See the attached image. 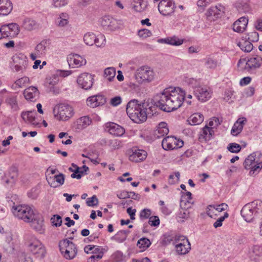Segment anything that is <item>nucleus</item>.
Segmentation results:
<instances>
[{
  "mask_svg": "<svg viewBox=\"0 0 262 262\" xmlns=\"http://www.w3.org/2000/svg\"><path fill=\"white\" fill-rule=\"evenodd\" d=\"M185 95V91L180 88L166 89L157 96L155 104L161 110L169 112L182 106Z\"/></svg>",
  "mask_w": 262,
  "mask_h": 262,
  "instance_id": "nucleus-1",
  "label": "nucleus"
},
{
  "mask_svg": "<svg viewBox=\"0 0 262 262\" xmlns=\"http://www.w3.org/2000/svg\"><path fill=\"white\" fill-rule=\"evenodd\" d=\"M151 107L147 103H138L136 100H130L126 106L128 117L135 122L139 123L146 120L148 115H151Z\"/></svg>",
  "mask_w": 262,
  "mask_h": 262,
  "instance_id": "nucleus-2",
  "label": "nucleus"
},
{
  "mask_svg": "<svg viewBox=\"0 0 262 262\" xmlns=\"http://www.w3.org/2000/svg\"><path fill=\"white\" fill-rule=\"evenodd\" d=\"M241 215L247 222H250L262 213V201L255 200L246 204L241 211Z\"/></svg>",
  "mask_w": 262,
  "mask_h": 262,
  "instance_id": "nucleus-3",
  "label": "nucleus"
},
{
  "mask_svg": "<svg viewBox=\"0 0 262 262\" xmlns=\"http://www.w3.org/2000/svg\"><path fill=\"white\" fill-rule=\"evenodd\" d=\"M261 155L259 152H254L249 155L245 160L244 165L247 169H250L249 174L252 176L262 168V162H259Z\"/></svg>",
  "mask_w": 262,
  "mask_h": 262,
  "instance_id": "nucleus-4",
  "label": "nucleus"
},
{
  "mask_svg": "<svg viewBox=\"0 0 262 262\" xmlns=\"http://www.w3.org/2000/svg\"><path fill=\"white\" fill-rule=\"evenodd\" d=\"M12 211L14 216L25 222H30L35 214L32 208L26 205H14Z\"/></svg>",
  "mask_w": 262,
  "mask_h": 262,
  "instance_id": "nucleus-5",
  "label": "nucleus"
},
{
  "mask_svg": "<svg viewBox=\"0 0 262 262\" xmlns=\"http://www.w3.org/2000/svg\"><path fill=\"white\" fill-rule=\"evenodd\" d=\"M59 247L62 256L67 259H72L77 255V249L76 245L69 239L60 241Z\"/></svg>",
  "mask_w": 262,
  "mask_h": 262,
  "instance_id": "nucleus-6",
  "label": "nucleus"
},
{
  "mask_svg": "<svg viewBox=\"0 0 262 262\" xmlns=\"http://www.w3.org/2000/svg\"><path fill=\"white\" fill-rule=\"evenodd\" d=\"M28 250L37 257H45L46 250L41 242L34 236H31L27 241Z\"/></svg>",
  "mask_w": 262,
  "mask_h": 262,
  "instance_id": "nucleus-7",
  "label": "nucleus"
},
{
  "mask_svg": "<svg viewBox=\"0 0 262 262\" xmlns=\"http://www.w3.org/2000/svg\"><path fill=\"white\" fill-rule=\"evenodd\" d=\"M176 252L179 254H186L191 249L190 244L188 239L183 235H177L174 238Z\"/></svg>",
  "mask_w": 262,
  "mask_h": 262,
  "instance_id": "nucleus-8",
  "label": "nucleus"
},
{
  "mask_svg": "<svg viewBox=\"0 0 262 262\" xmlns=\"http://www.w3.org/2000/svg\"><path fill=\"white\" fill-rule=\"evenodd\" d=\"M54 112L58 120L66 121L72 116L73 108L69 105L60 104L55 107Z\"/></svg>",
  "mask_w": 262,
  "mask_h": 262,
  "instance_id": "nucleus-9",
  "label": "nucleus"
},
{
  "mask_svg": "<svg viewBox=\"0 0 262 262\" xmlns=\"http://www.w3.org/2000/svg\"><path fill=\"white\" fill-rule=\"evenodd\" d=\"M155 76L154 70L149 67L142 66L137 70L136 78L141 81L151 82Z\"/></svg>",
  "mask_w": 262,
  "mask_h": 262,
  "instance_id": "nucleus-10",
  "label": "nucleus"
},
{
  "mask_svg": "<svg viewBox=\"0 0 262 262\" xmlns=\"http://www.w3.org/2000/svg\"><path fill=\"white\" fill-rule=\"evenodd\" d=\"M193 93L199 101L204 102L211 98L212 92L209 86L200 85L194 90Z\"/></svg>",
  "mask_w": 262,
  "mask_h": 262,
  "instance_id": "nucleus-11",
  "label": "nucleus"
},
{
  "mask_svg": "<svg viewBox=\"0 0 262 262\" xmlns=\"http://www.w3.org/2000/svg\"><path fill=\"white\" fill-rule=\"evenodd\" d=\"M101 25L106 30L114 31L122 26V21L117 20L110 16H104L101 18Z\"/></svg>",
  "mask_w": 262,
  "mask_h": 262,
  "instance_id": "nucleus-12",
  "label": "nucleus"
},
{
  "mask_svg": "<svg viewBox=\"0 0 262 262\" xmlns=\"http://www.w3.org/2000/svg\"><path fill=\"white\" fill-rule=\"evenodd\" d=\"M176 6L174 2L162 0L158 5L159 12L164 16H171L175 11Z\"/></svg>",
  "mask_w": 262,
  "mask_h": 262,
  "instance_id": "nucleus-13",
  "label": "nucleus"
},
{
  "mask_svg": "<svg viewBox=\"0 0 262 262\" xmlns=\"http://www.w3.org/2000/svg\"><path fill=\"white\" fill-rule=\"evenodd\" d=\"M14 66L13 69L15 72H23L26 70L28 65V59L26 55L19 53L15 54L12 57Z\"/></svg>",
  "mask_w": 262,
  "mask_h": 262,
  "instance_id": "nucleus-14",
  "label": "nucleus"
},
{
  "mask_svg": "<svg viewBox=\"0 0 262 262\" xmlns=\"http://www.w3.org/2000/svg\"><path fill=\"white\" fill-rule=\"evenodd\" d=\"M183 141L173 136H167L162 142V147L165 150H173L183 146Z\"/></svg>",
  "mask_w": 262,
  "mask_h": 262,
  "instance_id": "nucleus-15",
  "label": "nucleus"
},
{
  "mask_svg": "<svg viewBox=\"0 0 262 262\" xmlns=\"http://www.w3.org/2000/svg\"><path fill=\"white\" fill-rule=\"evenodd\" d=\"M48 43L47 40H42L37 45L34 52L30 54L32 60H35L36 58L43 57L47 52Z\"/></svg>",
  "mask_w": 262,
  "mask_h": 262,
  "instance_id": "nucleus-16",
  "label": "nucleus"
},
{
  "mask_svg": "<svg viewBox=\"0 0 262 262\" xmlns=\"http://www.w3.org/2000/svg\"><path fill=\"white\" fill-rule=\"evenodd\" d=\"M67 61L69 66L72 68H79L84 66L86 63V60L84 57L77 54L69 55Z\"/></svg>",
  "mask_w": 262,
  "mask_h": 262,
  "instance_id": "nucleus-17",
  "label": "nucleus"
},
{
  "mask_svg": "<svg viewBox=\"0 0 262 262\" xmlns=\"http://www.w3.org/2000/svg\"><path fill=\"white\" fill-rule=\"evenodd\" d=\"M77 83L82 89H90L93 84V76L89 73H82L78 76Z\"/></svg>",
  "mask_w": 262,
  "mask_h": 262,
  "instance_id": "nucleus-18",
  "label": "nucleus"
},
{
  "mask_svg": "<svg viewBox=\"0 0 262 262\" xmlns=\"http://www.w3.org/2000/svg\"><path fill=\"white\" fill-rule=\"evenodd\" d=\"M31 227L40 233H42L45 230L43 219L40 214H34L32 219L30 220Z\"/></svg>",
  "mask_w": 262,
  "mask_h": 262,
  "instance_id": "nucleus-19",
  "label": "nucleus"
},
{
  "mask_svg": "<svg viewBox=\"0 0 262 262\" xmlns=\"http://www.w3.org/2000/svg\"><path fill=\"white\" fill-rule=\"evenodd\" d=\"M249 258L252 262H260L262 258V246L253 245L249 252Z\"/></svg>",
  "mask_w": 262,
  "mask_h": 262,
  "instance_id": "nucleus-20",
  "label": "nucleus"
},
{
  "mask_svg": "<svg viewBox=\"0 0 262 262\" xmlns=\"http://www.w3.org/2000/svg\"><path fill=\"white\" fill-rule=\"evenodd\" d=\"M224 7L220 4L212 6L207 11L206 15L209 19H214L220 16L221 12H223Z\"/></svg>",
  "mask_w": 262,
  "mask_h": 262,
  "instance_id": "nucleus-21",
  "label": "nucleus"
},
{
  "mask_svg": "<svg viewBox=\"0 0 262 262\" xmlns=\"http://www.w3.org/2000/svg\"><path fill=\"white\" fill-rule=\"evenodd\" d=\"M47 180L50 186L53 188H57L62 185L64 182V176L62 173L55 175L54 177H47Z\"/></svg>",
  "mask_w": 262,
  "mask_h": 262,
  "instance_id": "nucleus-22",
  "label": "nucleus"
},
{
  "mask_svg": "<svg viewBox=\"0 0 262 262\" xmlns=\"http://www.w3.org/2000/svg\"><path fill=\"white\" fill-rule=\"evenodd\" d=\"M105 101L104 97L101 95L90 97L86 100L87 105L92 108L103 105L105 103Z\"/></svg>",
  "mask_w": 262,
  "mask_h": 262,
  "instance_id": "nucleus-23",
  "label": "nucleus"
},
{
  "mask_svg": "<svg viewBox=\"0 0 262 262\" xmlns=\"http://www.w3.org/2000/svg\"><path fill=\"white\" fill-rule=\"evenodd\" d=\"M147 157L146 151L141 149H133L132 153L129 155L130 161L135 162H139L144 160Z\"/></svg>",
  "mask_w": 262,
  "mask_h": 262,
  "instance_id": "nucleus-24",
  "label": "nucleus"
},
{
  "mask_svg": "<svg viewBox=\"0 0 262 262\" xmlns=\"http://www.w3.org/2000/svg\"><path fill=\"white\" fill-rule=\"evenodd\" d=\"M106 126L108 132L115 136H121L125 133V130L122 126L113 122L106 124Z\"/></svg>",
  "mask_w": 262,
  "mask_h": 262,
  "instance_id": "nucleus-25",
  "label": "nucleus"
},
{
  "mask_svg": "<svg viewBox=\"0 0 262 262\" xmlns=\"http://www.w3.org/2000/svg\"><path fill=\"white\" fill-rule=\"evenodd\" d=\"M248 19L246 17H242L233 24V30L234 31L242 33L244 32L247 26Z\"/></svg>",
  "mask_w": 262,
  "mask_h": 262,
  "instance_id": "nucleus-26",
  "label": "nucleus"
},
{
  "mask_svg": "<svg viewBox=\"0 0 262 262\" xmlns=\"http://www.w3.org/2000/svg\"><path fill=\"white\" fill-rule=\"evenodd\" d=\"M13 10V5L10 0H0V16H6Z\"/></svg>",
  "mask_w": 262,
  "mask_h": 262,
  "instance_id": "nucleus-27",
  "label": "nucleus"
},
{
  "mask_svg": "<svg viewBox=\"0 0 262 262\" xmlns=\"http://www.w3.org/2000/svg\"><path fill=\"white\" fill-rule=\"evenodd\" d=\"M92 120L88 116H83L78 119L75 123V127L77 130H81L91 124Z\"/></svg>",
  "mask_w": 262,
  "mask_h": 262,
  "instance_id": "nucleus-28",
  "label": "nucleus"
},
{
  "mask_svg": "<svg viewBox=\"0 0 262 262\" xmlns=\"http://www.w3.org/2000/svg\"><path fill=\"white\" fill-rule=\"evenodd\" d=\"M262 64V57L252 56L248 59V68L249 71L259 68Z\"/></svg>",
  "mask_w": 262,
  "mask_h": 262,
  "instance_id": "nucleus-29",
  "label": "nucleus"
},
{
  "mask_svg": "<svg viewBox=\"0 0 262 262\" xmlns=\"http://www.w3.org/2000/svg\"><path fill=\"white\" fill-rule=\"evenodd\" d=\"M246 122L247 120L245 118H239L234 124L231 130V134L233 136H237L243 130L244 125Z\"/></svg>",
  "mask_w": 262,
  "mask_h": 262,
  "instance_id": "nucleus-30",
  "label": "nucleus"
},
{
  "mask_svg": "<svg viewBox=\"0 0 262 262\" xmlns=\"http://www.w3.org/2000/svg\"><path fill=\"white\" fill-rule=\"evenodd\" d=\"M213 134V130L207 125H206L201 132L199 140L201 142H206L210 140Z\"/></svg>",
  "mask_w": 262,
  "mask_h": 262,
  "instance_id": "nucleus-31",
  "label": "nucleus"
},
{
  "mask_svg": "<svg viewBox=\"0 0 262 262\" xmlns=\"http://www.w3.org/2000/svg\"><path fill=\"white\" fill-rule=\"evenodd\" d=\"M39 91L35 86H30L26 89L24 92V95L25 98L30 101H34L36 97L38 96Z\"/></svg>",
  "mask_w": 262,
  "mask_h": 262,
  "instance_id": "nucleus-32",
  "label": "nucleus"
},
{
  "mask_svg": "<svg viewBox=\"0 0 262 262\" xmlns=\"http://www.w3.org/2000/svg\"><path fill=\"white\" fill-rule=\"evenodd\" d=\"M168 132L169 129L167 123L162 122L158 124L157 129L155 130L154 134L157 138H159L166 135Z\"/></svg>",
  "mask_w": 262,
  "mask_h": 262,
  "instance_id": "nucleus-33",
  "label": "nucleus"
},
{
  "mask_svg": "<svg viewBox=\"0 0 262 262\" xmlns=\"http://www.w3.org/2000/svg\"><path fill=\"white\" fill-rule=\"evenodd\" d=\"M58 82V78L57 77L54 76L52 77L49 79L47 82V86L50 90V91L52 92L53 94H57L60 92L59 89L56 86V85Z\"/></svg>",
  "mask_w": 262,
  "mask_h": 262,
  "instance_id": "nucleus-34",
  "label": "nucleus"
},
{
  "mask_svg": "<svg viewBox=\"0 0 262 262\" xmlns=\"http://www.w3.org/2000/svg\"><path fill=\"white\" fill-rule=\"evenodd\" d=\"M7 106L11 108L12 111H17L19 109L16 96H9L5 100Z\"/></svg>",
  "mask_w": 262,
  "mask_h": 262,
  "instance_id": "nucleus-35",
  "label": "nucleus"
},
{
  "mask_svg": "<svg viewBox=\"0 0 262 262\" xmlns=\"http://www.w3.org/2000/svg\"><path fill=\"white\" fill-rule=\"evenodd\" d=\"M202 114L196 113L192 114L187 119V122L191 125H196L201 124L204 121Z\"/></svg>",
  "mask_w": 262,
  "mask_h": 262,
  "instance_id": "nucleus-36",
  "label": "nucleus"
},
{
  "mask_svg": "<svg viewBox=\"0 0 262 262\" xmlns=\"http://www.w3.org/2000/svg\"><path fill=\"white\" fill-rule=\"evenodd\" d=\"M70 16L67 13H61L56 19V24L59 27L67 26L69 23Z\"/></svg>",
  "mask_w": 262,
  "mask_h": 262,
  "instance_id": "nucleus-37",
  "label": "nucleus"
},
{
  "mask_svg": "<svg viewBox=\"0 0 262 262\" xmlns=\"http://www.w3.org/2000/svg\"><path fill=\"white\" fill-rule=\"evenodd\" d=\"M36 25V22L34 20L26 17L23 19L21 27L25 30L30 31L35 29Z\"/></svg>",
  "mask_w": 262,
  "mask_h": 262,
  "instance_id": "nucleus-38",
  "label": "nucleus"
},
{
  "mask_svg": "<svg viewBox=\"0 0 262 262\" xmlns=\"http://www.w3.org/2000/svg\"><path fill=\"white\" fill-rule=\"evenodd\" d=\"M191 195V193L189 191L183 193L180 201V206L181 208L186 209L191 207L190 201L192 200Z\"/></svg>",
  "mask_w": 262,
  "mask_h": 262,
  "instance_id": "nucleus-39",
  "label": "nucleus"
},
{
  "mask_svg": "<svg viewBox=\"0 0 262 262\" xmlns=\"http://www.w3.org/2000/svg\"><path fill=\"white\" fill-rule=\"evenodd\" d=\"M131 5L134 11L139 12L143 11L147 6L146 3L142 0H134Z\"/></svg>",
  "mask_w": 262,
  "mask_h": 262,
  "instance_id": "nucleus-40",
  "label": "nucleus"
},
{
  "mask_svg": "<svg viewBox=\"0 0 262 262\" xmlns=\"http://www.w3.org/2000/svg\"><path fill=\"white\" fill-rule=\"evenodd\" d=\"M35 111L23 113L21 114V117L25 121L28 122L29 123L34 125L36 124L35 117Z\"/></svg>",
  "mask_w": 262,
  "mask_h": 262,
  "instance_id": "nucleus-41",
  "label": "nucleus"
},
{
  "mask_svg": "<svg viewBox=\"0 0 262 262\" xmlns=\"http://www.w3.org/2000/svg\"><path fill=\"white\" fill-rule=\"evenodd\" d=\"M241 49L245 52H250L252 51L253 46L248 40L242 39L237 44Z\"/></svg>",
  "mask_w": 262,
  "mask_h": 262,
  "instance_id": "nucleus-42",
  "label": "nucleus"
},
{
  "mask_svg": "<svg viewBox=\"0 0 262 262\" xmlns=\"http://www.w3.org/2000/svg\"><path fill=\"white\" fill-rule=\"evenodd\" d=\"M30 82L28 77H23L17 80L12 85V88L16 90L18 88H22L26 86Z\"/></svg>",
  "mask_w": 262,
  "mask_h": 262,
  "instance_id": "nucleus-43",
  "label": "nucleus"
},
{
  "mask_svg": "<svg viewBox=\"0 0 262 262\" xmlns=\"http://www.w3.org/2000/svg\"><path fill=\"white\" fill-rule=\"evenodd\" d=\"M11 34V37H16L20 32V27L16 23H11L6 25Z\"/></svg>",
  "mask_w": 262,
  "mask_h": 262,
  "instance_id": "nucleus-44",
  "label": "nucleus"
},
{
  "mask_svg": "<svg viewBox=\"0 0 262 262\" xmlns=\"http://www.w3.org/2000/svg\"><path fill=\"white\" fill-rule=\"evenodd\" d=\"M96 40V35L93 32H87L83 36V41L88 46H93L94 45Z\"/></svg>",
  "mask_w": 262,
  "mask_h": 262,
  "instance_id": "nucleus-45",
  "label": "nucleus"
},
{
  "mask_svg": "<svg viewBox=\"0 0 262 262\" xmlns=\"http://www.w3.org/2000/svg\"><path fill=\"white\" fill-rule=\"evenodd\" d=\"M129 233L130 231L128 230L119 231L115 236V240L119 243H122L126 240Z\"/></svg>",
  "mask_w": 262,
  "mask_h": 262,
  "instance_id": "nucleus-46",
  "label": "nucleus"
},
{
  "mask_svg": "<svg viewBox=\"0 0 262 262\" xmlns=\"http://www.w3.org/2000/svg\"><path fill=\"white\" fill-rule=\"evenodd\" d=\"M184 41L183 39H180L178 36H173L168 37L167 44L174 46H179L183 43Z\"/></svg>",
  "mask_w": 262,
  "mask_h": 262,
  "instance_id": "nucleus-47",
  "label": "nucleus"
},
{
  "mask_svg": "<svg viewBox=\"0 0 262 262\" xmlns=\"http://www.w3.org/2000/svg\"><path fill=\"white\" fill-rule=\"evenodd\" d=\"M105 77L109 81H112L116 75V70L114 68H107L105 69L104 72Z\"/></svg>",
  "mask_w": 262,
  "mask_h": 262,
  "instance_id": "nucleus-48",
  "label": "nucleus"
},
{
  "mask_svg": "<svg viewBox=\"0 0 262 262\" xmlns=\"http://www.w3.org/2000/svg\"><path fill=\"white\" fill-rule=\"evenodd\" d=\"M5 238L6 242L9 245V246L11 248H13L14 245L17 241L16 236L12 234L11 233H7Z\"/></svg>",
  "mask_w": 262,
  "mask_h": 262,
  "instance_id": "nucleus-49",
  "label": "nucleus"
},
{
  "mask_svg": "<svg viewBox=\"0 0 262 262\" xmlns=\"http://www.w3.org/2000/svg\"><path fill=\"white\" fill-rule=\"evenodd\" d=\"M18 170L15 166H12L10 168L8 173V177L10 178L12 182H15L18 178Z\"/></svg>",
  "mask_w": 262,
  "mask_h": 262,
  "instance_id": "nucleus-50",
  "label": "nucleus"
},
{
  "mask_svg": "<svg viewBox=\"0 0 262 262\" xmlns=\"http://www.w3.org/2000/svg\"><path fill=\"white\" fill-rule=\"evenodd\" d=\"M205 64L208 69H214L217 66V62L212 58L207 57L205 59Z\"/></svg>",
  "mask_w": 262,
  "mask_h": 262,
  "instance_id": "nucleus-51",
  "label": "nucleus"
},
{
  "mask_svg": "<svg viewBox=\"0 0 262 262\" xmlns=\"http://www.w3.org/2000/svg\"><path fill=\"white\" fill-rule=\"evenodd\" d=\"M237 67L239 71L246 70L249 71V69L248 68V59L247 60L246 58L240 59L237 63Z\"/></svg>",
  "mask_w": 262,
  "mask_h": 262,
  "instance_id": "nucleus-52",
  "label": "nucleus"
},
{
  "mask_svg": "<svg viewBox=\"0 0 262 262\" xmlns=\"http://www.w3.org/2000/svg\"><path fill=\"white\" fill-rule=\"evenodd\" d=\"M112 257L116 262H122L125 260V256L120 251H117L113 255Z\"/></svg>",
  "mask_w": 262,
  "mask_h": 262,
  "instance_id": "nucleus-53",
  "label": "nucleus"
},
{
  "mask_svg": "<svg viewBox=\"0 0 262 262\" xmlns=\"http://www.w3.org/2000/svg\"><path fill=\"white\" fill-rule=\"evenodd\" d=\"M151 215V211L148 208H145L142 210L140 212V218L141 220H146L148 218L149 219L150 216Z\"/></svg>",
  "mask_w": 262,
  "mask_h": 262,
  "instance_id": "nucleus-54",
  "label": "nucleus"
},
{
  "mask_svg": "<svg viewBox=\"0 0 262 262\" xmlns=\"http://www.w3.org/2000/svg\"><path fill=\"white\" fill-rule=\"evenodd\" d=\"M138 35L140 37L144 39L151 36L152 35V33L148 29H143L138 31Z\"/></svg>",
  "mask_w": 262,
  "mask_h": 262,
  "instance_id": "nucleus-55",
  "label": "nucleus"
},
{
  "mask_svg": "<svg viewBox=\"0 0 262 262\" xmlns=\"http://www.w3.org/2000/svg\"><path fill=\"white\" fill-rule=\"evenodd\" d=\"M228 149L231 152L237 153L240 151L241 146L237 143H232L229 144Z\"/></svg>",
  "mask_w": 262,
  "mask_h": 262,
  "instance_id": "nucleus-56",
  "label": "nucleus"
},
{
  "mask_svg": "<svg viewBox=\"0 0 262 262\" xmlns=\"http://www.w3.org/2000/svg\"><path fill=\"white\" fill-rule=\"evenodd\" d=\"M150 242L149 239L146 238H143L139 239L137 243V246L141 248H145L149 247Z\"/></svg>",
  "mask_w": 262,
  "mask_h": 262,
  "instance_id": "nucleus-57",
  "label": "nucleus"
},
{
  "mask_svg": "<svg viewBox=\"0 0 262 262\" xmlns=\"http://www.w3.org/2000/svg\"><path fill=\"white\" fill-rule=\"evenodd\" d=\"M180 173L179 172H176L174 174H170L169 176L168 183L170 184H173L179 181Z\"/></svg>",
  "mask_w": 262,
  "mask_h": 262,
  "instance_id": "nucleus-58",
  "label": "nucleus"
},
{
  "mask_svg": "<svg viewBox=\"0 0 262 262\" xmlns=\"http://www.w3.org/2000/svg\"><path fill=\"white\" fill-rule=\"evenodd\" d=\"M105 42V37L103 35L96 36V40L94 44L98 47H101L104 46Z\"/></svg>",
  "mask_w": 262,
  "mask_h": 262,
  "instance_id": "nucleus-59",
  "label": "nucleus"
},
{
  "mask_svg": "<svg viewBox=\"0 0 262 262\" xmlns=\"http://www.w3.org/2000/svg\"><path fill=\"white\" fill-rule=\"evenodd\" d=\"M52 223L56 227L60 226L62 224L61 217L59 215H54L51 219Z\"/></svg>",
  "mask_w": 262,
  "mask_h": 262,
  "instance_id": "nucleus-60",
  "label": "nucleus"
},
{
  "mask_svg": "<svg viewBox=\"0 0 262 262\" xmlns=\"http://www.w3.org/2000/svg\"><path fill=\"white\" fill-rule=\"evenodd\" d=\"M258 37V34L256 31H253L248 34V40L251 42L257 41Z\"/></svg>",
  "mask_w": 262,
  "mask_h": 262,
  "instance_id": "nucleus-61",
  "label": "nucleus"
},
{
  "mask_svg": "<svg viewBox=\"0 0 262 262\" xmlns=\"http://www.w3.org/2000/svg\"><path fill=\"white\" fill-rule=\"evenodd\" d=\"M220 124V122L219 118L214 117L211 118L209 123L208 125L209 126L210 128L213 129L214 128L216 127Z\"/></svg>",
  "mask_w": 262,
  "mask_h": 262,
  "instance_id": "nucleus-62",
  "label": "nucleus"
},
{
  "mask_svg": "<svg viewBox=\"0 0 262 262\" xmlns=\"http://www.w3.org/2000/svg\"><path fill=\"white\" fill-rule=\"evenodd\" d=\"M8 27L6 25L2 26L0 28L1 33H2V38H6L8 37H11V34L9 32V31L8 29Z\"/></svg>",
  "mask_w": 262,
  "mask_h": 262,
  "instance_id": "nucleus-63",
  "label": "nucleus"
},
{
  "mask_svg": "<svg viewBox=\"0 0 262 262\" xmlns=\"http://www.w3.org/2000/svg\"><path fill=\"white\" fill-rule=\"evenodd\" d=\"M148 224L151 226H157L160 224V220L157 216H151L149 219Z\"/></svg>",
  "mask_w": 262,
  "mask_h": 262,
  "instance_id": "nucleus-64",
  "label": "nucleus"
}]
</instances>
